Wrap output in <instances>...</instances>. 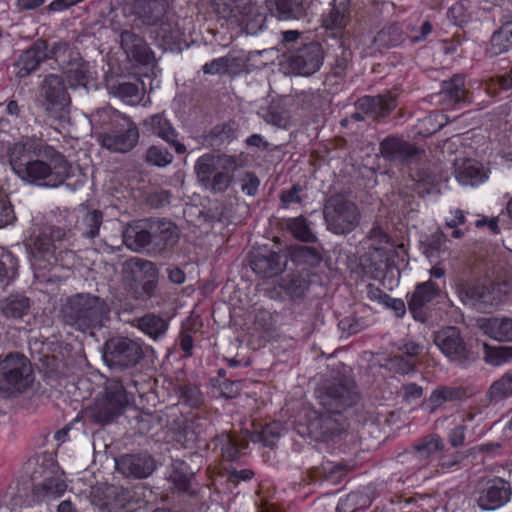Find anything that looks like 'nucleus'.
I'll list each match as a JSON object with an SVG mask.
<instances>
[{"instance_id":"nucleus-10","label":"nucleus","mask_w":512,"mask_h":512,"mask_svg":"<svg viewBox=\"0 0 512 512\" xmlns=\"http://www.w3.org/2000/svg\"><path fill=\"white\" fill-rule=\"evenodd\" d=\"M307 434L316 441H329L346 431L347 419L342 413H333L327 410L319 413L308 410L305 414Z\"/></svg>"},{"instance_id":"nucleus-22","label":"nucleus","mask_w":512,"mask_h":512,"mask_svg":"<svg viewBox=\"0 0 512 512\" xmlns=\"http://www.w3.org/2000/svg\"><path fill=\"white\" fill-rule=\"evenodd\" d=\"M116 469L126 477L142 479L155 470L154 459L147 454H126L116 459Z\"/></svg>"},{"instance_id":"nucleus-42","label":"nucleus","mask_w":512,"mask_h":512,"mask_svg":"<svg viewBox=\"0 0 512 512\" xmlns=\"http://www.w3.org/2000/svg\"><path fill=\"white\" fill-rule=\"evenodd\" d=\"M512 396V369L494 381L486 392L489 403H499Z\"/></svg>"},{"instance_id":"nucleus-14","label":"nucleus","mask_w":512,"mask_h":512,"mask_svg":"<svg viewBox=\"0 0 512 512\" xmlns=\"http://www.w3.org/2000/svg\"><path fill=\"white\" fill-rule=\"evenodd\" d=\"M125 268L135 281L141 282V290L136 292V299L146 300L155 295L158 269L153 262L134 257L125 262Z\"/></svg>"},{"instance_id":"nucleus-44","label":"nucleus","mask_w":512,"mask_h":512,"mask_svg":"<svg viewBox=\"0 0 512 512\" xmlns=\"http://www.w3.org/2000/svg\"><path fill=\"white\" fill-rule=\"evenodd\" d=\"M66 489V482L60 476H55L46 478L34 491L38 497L44 500H52L61 497Z\"/></svg>"},{"instance_id":"nucleus-38","label":"nucleus","mask_w":512,"mask_h":512,"mask_svg":"<svg viewBox=\"0 0 512 512\" xmlns=\"http://www.w3.org/2000/svg\"><path fill=\"white\" fill-rule=\"evenodd\" d=\"M127 118L128 116L111 107H104L91 113L89 121L92 129L98 132L105 128H116L122 122H125Z\"/></svg>"},{"instance_id":"nucleus-30","label":"nucleus","mask_w":512,"mask_h":512,"mask_svg":"<svg viewBox=\"0 0 512 512\" xmlns=\"http://www.w3.org/2000/svg\"><path fill=\"white\" fill-rule=\"evenodd\" d=\"M110 94L121 99L129 105L138 104L145 93L144 83L140 79L135 81H115L108 84Z\"/></svg>"},{"instance_id":"nucleus-32","label":"nucleus","mask_w":512,"mask_h":512,"mask_svg":"<svg viewBox=\"0 0 512 512\" xmlns=\"http://www.w3.org/2000/svg\"><path fill=\"white\" fill-rule=\"evenodd\" d=\"M485 335L498 342H512V318L489 317L480 323Z\"/></svg>"},{"instance_id":"nucleus-15","label":"nucleus","mask_w":512,"mask_h":512,"mask_svg":"<svg viewBox=\"0 0 512 512\" xmlns=\"http://www.w3.org/2000/svg\"><path fill=\"white\" fill-rule=\"evenodd\" d=\"M434 343L449 361L463 364L468 360L470 351L461 336L460 330L450 326L441 329L434 336Z\"/></svg>"},{"instance_id":"nucleus-64","label":"nucleus","mask_w":512,"mask_h":512,"mask_svg":"<svg viewBox=\"0 0 512 512\" xmlns=\"http://www.w3.org/2000/svg\"><path fill=\"white\" fill-rule=\"evenodd\" d=\"M416 361L404 354L395 355L389 360V366L395 372L400 374H408L414 371Z\"/></svg>"},{"instance_id":"nucleus-7","label":"nucleus","mask_w":512,"mask_h":512,"mask_svg":"<svg viewBox=\"0 0 512 512\" xmlns=\"http://www.w3.org/2000/svg\"><path fill=\"white\" fill-rule=\"evenodd\" d=\"M327 230L336 235L352 232L360 222V211L355 203L341 194L330 196L323 208Z\"/></svg>"},{"instance_id":"nucleus-29","label":"nucleus","mask_w":512,"mask_h":512,"mask_svg":"<svg viewBox=\"0 0 512 512\" xmlns=\"http://www.w3.org/2000/svg\"><path fill=\"white\" fill-rule=\"evenodd\" d=\"M75 229L81 235L88 239H93L99 235V230L103 222V214L96 209H89L85 206H80L76 212Z\"/></svg>"},{"instance_id":"nucleus-28","label":"nucleus","mask_w":512,"mask_h":512,"mask_svg":"<svg viewBox=\"0 0 512 512\" xmlns=\"http://www.w3.org/2000/svg\"><path fill=\"white\" fill-rule=\"evenodd\" d=\"M396 105V98L390 92L377 96H364L357 102L359 110L376 118L386 117Z\"/></svg>"},{"instance_id":"nucleus-5","label":"nucleus","mask_w":512,"mask_h":512,"mask_svg":"<svg viewBox=\"0 0 512 512\" xmlns=\"http://www.w3.org/2000/svg\"><path fill=\"white\" fill-rule=\"evenodd\" d=\"M318 403L333 413H343L355 406L360 400V393L355 381L347 376H338L325 381L316 390Z\"/></svg>"},{"instance_id":"nucleus-53","label":"nucleus","mask_w":512,"mask_h":512,"mask_svg":"<svg viewBox=\"0 0 512 512\" xmlns=\"http://www.w3.org/2000/svg\"><path fill=\"white\" fill-rule=\"evenodd\" d=\"M249 441L262 443L264 446H273L280 434L276 424H267L260 431L246 432Z\"/></svg>"},{"instance_id":"nucleus-45","label":"nucleus","mask_w":512,"mask_h":512,"mask_svg":"<svg viewBox=\"0 0 512 512\" xmlns=\"http://www.w3.org/2000/svg\"><path fill=\"white\" fill-rule=\"evenodd\" d=\"M443 442L437 435H429L421 439L413 447V456L419 461H427L434 454L442 450Z\"/></svg>"},{"instance_id":"nucleus-16","label":"nucleus","mask_w":512,"mask_h":512,"mask_svg":"<svg viewBox=\"0 0 512 512\" xmlns=\"http://www.w3.org/2000/svg\"><path fill=\"white\" fill-rule=\"evenodd\" d=\"M139 139L136 124L128 117L110 133L101 134L102 146L112 152L126 153L132 150Z\"/></svg>"},{"instance_id":"nucleus-27","label":"nucleus","mask_w":512,"mask_h":512,"mask_svg":"<svg viewBox=\"0 0 512 512\" xmlns=\"http://www.w3.org/2000/svg\"><path fill=\"white\" fill-rule=\"evenodd\" d=\"M144 125L153 135L158 136L173 147L178 154L186 152V146L177 140V131L162 114H155L146 119Z\"/></svg>"},{"instance_id":"nucleus-50","label":"nucleus","mask_w":512,"mask_h":512,"mask_svg":"<svg viewBox=\"0 0 512 512\" xmlns=\"http://www.w3.org/2000/svg\"><path fill=\"white\" fill-rule=\"evenodd\" d=\"M183 466V463H179L178 465L174 466L169 479L179 492L194 496L196 495L197 491L192 487L193 473L184 472Z\"/></svg>"},{"instance_id":"nucleus-56","label":"nucleus","mask_w":512,"mask_h":512,"mask_svg":"<svg viewBox=\"0 0 512 512\" xmlns=\"http://www.w3.org/2000/svg\"><path fill=\"white\" fill-rule=\"evenodd\" d=\"M512 359V347L486 346L485 361L493 366H501Z\"/></svg>"},{"instance_id":"nucleus-47","label":"nucleus","mask_w":512,"mask_h":512,"mask_svg":"<svg viewBox=\"0 0 512 512\" xmlns=\"http://www.w3.org/2000/svg\"><path fill=\"white\" fill-rule=\"evenodd\" d=\"M415 190L421 196L436 194L439 192L441 177L429 170H422L415 175Z\"/></svg>"},{"instance_id":"nucleus-2","label":"nucleus","mask_w":512,"mask_h":512,"mask_svg":"<svg viewBox=\"0 0 512 512\" xmlns=\"http://www.w3.org/2000/svg\"><path fill=\"white\" fill-rule=\"evenodd\" d=\"M75 235L71 228L51 225L45 227L29 246L31 267L37 277H44L45 272L56 266L69 268L74 263L72 248Z\"/></svg>"},{"instance_id":"nucleus-52","label":"nucleus","mask_w":512,"mask_h":512,"mask_svg":"<svg viewBox=\"0 0 512 512\" xmlns=\"http://www.w3.org/2000/svg\"><path fill=\"white\" fill-rule=\"evenodd\" d=\"M368 504L369 499L366 495L358 491H353L339 500L336 512H358Z\"/></svg>"},{"instance_id":"nucleus-9","label":"nucleus","mask_w":512,"mask_h":512,"mask_svg":"<svg viewBox=\"0 0 512 512\" xmlns=\"http://www.w3.org/2000/svg\"><path fill=\"white\" fill-rule=\"evenodd\" d=\"M102 357L108 367L125 370L135 367L144 357V351L137 341L118 336L105 342Z\"/></svg>"},{"instance_id":"nucleus-13","label":"nucleus","mask_w":512,"mask_h":512,"mask_svg":"<svg viewBox=\"0 0 512 512\" xmlns=\"http://www.w3.org/2000/svg\"><path fill=\"white\" fill-rule=\"evenodd\" d=\"M322 63V47L317 42H301L288 56L289 67L297 75L310 76L320 69Z\"/></svg>"},{"instance_id":"nucleus-19","label":"nucleus","mask_w":512,"mask_h":512,"mask_svg":"<svg viewBox=\"0 0 512 512\" xmlns=\"http://www.w3.org/2000/svg\"><path fill=\"white\" fill-rule=\"evenodd\" d=\"M510 498V484L502 478H494L480 491L477 504L483 511H493L507 504Z\"/></svg>"},{"instance_id":"nucleus-51","label":"nucleus","mask_w":512,"mask_h":512,"mask_svg":"<svg viewBox=\"0 0 512 512\" xmlns=\"http://www.w3.org/2000/svg\"><path fill=\"white\" fill-rule=\"evenodd\" d=\"M158 28L155 31L156 37L161 39L167 44H174L181 38V31L176 22L165 14L162 21L159 22Z\"/></svg>"},{"instance_id":"nucleus-8","label":"nucleus","mask_w":512,"mask_h":512,"mask_svg":"<svg viewBox=\"0 0 512 512\" xmlns=\"http://www.w3.org/2000/svg\"><path fill=\"white\" fill-rule=\"evenodd\" d=\"M32 381V366L25 355L15 352L0 358V392H23Z\"/></svg>"},{"instance_id":"nucleus-24","label":"nucleus","mask_w":512,"mask_h":512,"mask_svg":"<svg viewBox=\"0 0 512 512\" xmlns=\"http://www.w3.org/2000/svg\"><path fill=\"white\" fill-rule=\"evenodd\" d=\"M350 19V0H333L321 16L322 26L334 35L342 33Z\"/></svg>"},{"instance_id":"nucleus-20","label":"nucleus","mask_w":512,"mask_h":512,"mask_svg":"<svg viewBox=\"0 0 512 512\" xmlns=\"http://www.w3.org/2000/svg\"><path fill=\"white\" fill-rule=\"evenodd\" d=\"M285 256L272 251L266 246L260 247L252 253L250 266L262 278H271L285 269Z\"/></svg>"},{"instance_id":"nucleus-60","label":"nucleus","mask_w":512,"mask_h":512,"mask_svg":"<svg viewBox=\"0 0 512 512\" xmlns=\"http://www.w3.org/2000/svg\"><path fill=\"white\" fill-rule=\"evenodd\" d=\"M263 119L266 123L279 128H286L289 125V117L279 105L269 106L263 114Z\"/></svg>"},{"instance_id":"nucleus-57","label":"nucleus","mask_w":512,"mask_h":512,"mask_svg":"<svg viewBox=\"0 0 512 512\" xmlns=\"http://www.w3.org/2000/svg\"><path fill=\"white\" fill-rule=\"evenodd\" d=\"M173 155L167 149L153 145L148 148L146 153V161L152 165L165 167L172 163Z\"/></svg>"},{"instance_id":"nucleus-31","label":"nucleus","mask_w":512,"mask_h":512,"mask_svg":"<svg viewBox=\"0 0 512 512\" xmlns=\"http://www.w3.org/2000/svg\"><path fill=\"white\" fill-rule=\"evenodd\" d=\"M30 309V299L23 294H10L0 299V314L7 320H22Z\"/></svg>"},{"instance_id":"nucleus-55","label":"nucleus","mask_w":512,"mask_h":512,"mask_svg":"<svg viewBox=\"0 0 512 512\" xmlns=\"http://www.w3.org/2000/svg\"><path fill=\"white\" fill-rule=\"evenodd\" d=\"M18 269V259L12 252L0 248V281L5 278H13Z\"/></svg>"},{"instance_id":"nucleus-12","label":"nucleus","mask_w":512,"mask_h":512,"mask_svg":"<svg viewBox=\"0 0 512 512\" xmlns=\"http://www.w3.org/2000/svg\"><path fill=\"white\" fill-rule=\"evenodd\" d=\"M128 403L129 398L122 383L118 380H109L106 385V396L95 403L91 416L97 423H108L119 416Z\"/></svg>"},{"instance_id":"nucleus-46","label":"nucleus","mask_w":512,"mask_h":512,"mask_svg":"<svg viewBox=\"0 0 512 512\" xmlns=\"http://www.w3.org/2000/svg\"><path fill=\"white\" fill-rule=\"evenodd\" d=\"M403 41V29L399 23H392L381 29L374 38L379 48L398 46Z\"/></svg>"},{"instance_id":"nucleus-41","label":"nucleus","mask_w":512,"mask_h":512,"mask_svg":"<svg viewBox=\"0 0 512 512\" xmlns=\"http://www.w3.org/2000/svg\"><path fill=\"white\" fill-rule=\"evenodd\" d=\"M279 287L289 299L297 301L305 296L309 281L301 274H292L283 278Z\"/></svg>"},{"instance_id":"nucleus-1","label":"nucleus","mask_w":512,"mask_h":512,"mask_svg":"<svg viewBox=\"0 0 512 512\" xmlns=\"http://www.w3.org/2000/svg\"><path fill=\"white\" fill-rule=\"evenodd\" d=\"M5 149L12 171L25 184L57 188L72 176L66 157L35 137L8 142Z\"/></svg>"},{"instance_id":"nucleus-49","label":"nucleus","mask_w":512,"mask_h":512,"mask_svg":"<svg viewBox=\"0 0 512 512\" xmlns=\"http://www.w3.org/2000/svg\"><path fill=\"white\" fill-rule=\"evenodd\" d=\"M369 238L371 241V248L375 253H377L379 261L381 263L386 261L392 247L389 236L381 227L375 226L371 229Z\"/></svg>"},{"instance_id":"nucleus-4","label":"nucleus","mask_w":512,"mask_h":512,"mask_svg":"<svg viewBox=\"0 0 512 512\" xmlns=\"http://www.w3.org/2000/svg\"><path fill=\"white\" fill-rule=\"evenodd\" d=\"M240 164L235 156L205 153L194 165L198 183L213 194L225 193L234 182Z\"/></svg>"},{"instance_id":"nucleus-18","label":"nucleus","mask_w":512,"mask_h":512,"mask_svg":"<svg viewBox=\"0 0 512 512\" xmlns=\"http://www.w3.org/2000/svg\"><path fill=\"white\" fill-rule=\"evenodd\" d=\"M382 157L396 165H408L423 153L414 144L398 137H387L380 143Z\"/></svg>"},{"instance_id":"nucleus-48","label":"nucleus","mask_w":512,"mask_h":512,"mask_svg":"<svg viewBox=\"0 0 512 512\" xmlns=\"http://www.w3.org/2000/svg\"><path fill=\"white\" fill-rule=\"evenodd\" d=\"M311 225L312 223L304 216L289 218L286 223L287 229L296 239L308 243H313L317 239Z\"/></svg>"},{"instance_id":"nucleus-11","label":"nucleus","mask_w":512,"mask_h":512,"mask_svg":"<svg viewBox=\"0 0 512 512\" xmlns=\"http://www.w3.org/2000/svg\"><path fill=\"white\" fill-rule=\"evenodd\" d=\"M455 291L463 305L478 312H488L498 305V298L491 285L459 280Z\"/></svg>"},{"instance_id":"nucleus-63","label":"nucleus","mask_w":512,"mask_h":512,"mask_svg":"<svg viewBox=\"0 0 512 512\" xmlns=\"http://www.w3.org/2000/svg\"><path fill=\"white\" fill-rule=\"evenodd\" d=\"M231 61V58L226 56L215 58L205 63L202 66V71L209 75L226 74L231 66Z\"/></svg>"},{"instance_id":"nucleus-17","label":"nucleus","mask_w":512,"mask_h":512,"mask_svg":"<svg viewBox=\"0 0 512 512\" xmlns=\"http://www.w3.org/2000/svg\"><path fill=\"white\" fill-rule=\"evenodd\" d=\"M119 36L121 49L131 63L147 66L154 61V52L142 36L127 29L121 30Z\"/></svg>"},{"instance_id":"nucleus-23","label":"nucleus","mask_w":512,"mask_h":512,"mask_svg":"<svg viewBox=\"0 0 512 512\" xmlns=\"http://www.w3.org/2000/svg\"><path fill=\"white\" fill-rule=\"evenodd\" d=\"M47 42L42 39H37L33 44L24 50L14 66L18 68L16 77L25 78L35 72L47 59Z\"/></svg>"},{"instance_id":"nucleus-40","label":"nucleus","mask_w":512,"mask_h":512,"mask_svg":"<svg viewBox=\"0 0 512 512\" xmlns=\"http://www.w3.org/2000/svg\"><path fill=\"white\" fill-rule=\"evenodd\" d=\"M136 321V327L153 340L163 337L169 326L165 319L153 313L146 314Z\"/></svg>"},{"instance_id":"nucleus-34","label":"nucleus","mask_w":512,"mask_h":512,"mask_svg":"<svg viewBox=\"0 0 512 512\" xmlns=\"http://www.w3.org/2000/svg\"><path fill=\"white\" fill-rule=\"evenodd\" d=\"M500 23L501 27L493 32L490 39L489 51L494 56L512 51V18L503 16Z\"/></svg>"},{"instance_id":"nucleus-58","label":"nucleus","mask_w":512,"mask_h":512,"mask_svg":"<svg viewBox=\"0 0 512 512\" xmlns=\"http://www.w3.org/2000/svg\"><path fill=\"white\" fill-rule=\"evenodd\" d=\"M180 398L190 407L198 408L202 405L204 398L200 389L193 384H185L179 387Z\"/></svg>"},{"instance_id":"nucleus-54","label":"nucleus","mask_w":512,"mask_h":512,"mask_svg":"<svg viewBox=\"0 0 512 512\" xmlns=\"http://www.w3.org/2000/svg\"><path fill=\"white\" fill-rule=\"evenodd\" d=\"M306 0H276V10L282 19L299 18Z\"/></svg>"},{"instance_id":"nucleus-6","label":"nucleus","mask_w":512,"mask_h":512,"mask_svg":"<svg viewBox=\"0 0 512 512\" xmlns=\"http://www.w3.org/2000/svg\"><path fill=\"white\" fill-rule=\"evenodd\" d=\"M37 104L51 119L64 121L71 107V97L60 75L48 74L39 85Z\"/></svg>"},{"instance_id":"nucleus-36","label":"nucleus","mask_w":512,"mask_h":512,"mask_svg":"<svg viewBox=\"0 0 512 512\" xmlns=\"http://www.w3.org/2000/svg\"><path fill=\"white\" fill-rule=\"evenodd\" d=\"M465 396V391L456 386H438L426 399L424 406L429 412H434L446 402L459 401Z\"/></svg>"},{"instance_id":"nucleus-37","label":"nucleus","mask_w":512,"mask_h":512,"mask_svg":"<svg viewBox=\"0 0 512 512\" xmlns=\"http://www.w3.org/2000/svg\"><path fill=\"white\" fill-rule=\"evenodd\" d=\"M217 446H220L222 456L227 461L236 460L242 450L248 447L249 439L245 436L238 437L229 433H222L215 438Z\"/></svg>"},{"instance_id":"nucleus-61","label":"nucleus","mask_w":512,"mask_h":512,"mask_svg":"<svg viewBox=\"0 0 512 512\" xmlns=\"http://www.w3.org/2000/svg\"><path fill=\"white\" fill-rule=\"evenodd\" d=\"M368 325L369 323L365 318L357 315L344 317L338 323L339 328L348 335L356 334L368 327Z\"/></svg>"},{"instance_id":"nucleus-26","label":"nucleus","mask_w":512,"mask_h":512,"mask_svg":"<svg viewBox=\"0 0 512 512\" xmlns=\"http://www.w3.org/2000/svg\"><path fill=\"white\" fill-rule=\"evenodd\" d=\"M457 181L464 186H478L488 179V171L474 159H459L454 164Z\"/></svg>"},{"instance_id":"nucleus-3","label":"nucleus","mask_w":512,"mask_h":512,"mask_svg":"<svg viewBox=\"0 0 512 512\" xmlns=\"http://www.w3.org/2000/svg\"><path fill=\"white\" fill-rule=\"evenodd\" d=\"M109 314L110 308L104 299L85 292L68 296L60 308L62 321L83 333L102 328Z\"/></svg>"},{"instance_id":"nucleus-62","label":"nucleus","mask_w":512,"mask_h":512,"mask_svg":"<svg viewBox=\"0 0 512 512\" xmlns=\"http://www.w3.org/2000/svg\"><path fill=\"white\" fill-rule=\"evenodd\" d=\"M347 466L342 463L328 462L322 466V472L325 478L331 483H339L346 475Z\"/></svg>"},{"instance_id":"nucleus-59","label":"nucleus","mask_w":512,"mask_h":512,"mask_svg":"<svg viewBox=\"0 0 512 512\" xmlns=\"http://www.w3.org/2000/svg\"><path fill=\"white\" fill-rule=\"evenodd\" d=\"M214 11L223 19L237 21L238 6L232 0H212Z\"/></svg>"},{"instance_id":"nucleus-33","label":"nucleus","mask_w":512,"mask_h":512,"mask_svg":"<svg viewBox=\"0 0 512 512\" xmlns=\"http://www.w3.org/2000/svg\"><path fill=\"white\" fill-rule=\"evenodd\" d=\"M442 101L448 105L471 102V96L465 87V79L461 75H455L448 81H444L440 92Z\"/></svg>"},{"instance_id":"nucleus-39","label":"nucleus","mask_w":512,"mask_h":512,"mask_svg":"<svg viewBox=\"0 0 512 512\" xmlns=\"http://www.w3.org/2000/svg\"><path fill=\"white\" fill-rule=\"evenodd\" d=\"M149 228L152 232V243L156 246H170L177 241L175 225L166 220L149 221Z\"/></svg>"},{"instance_id":"nucleus-21","label":"nucleus","mask_w":512,"mask_h":512,"mask_svg":"<svg viewBox=\"0 0 512 512\" xmlns=\"http://www.w3.org/2000/svg\"><path fill=\"white\" fill-rule=\"evenodd\" d=\"M439 286L431 280L420 283L416 286L408 308L416 321L424 323L428 319V304L440 295Z\"/></svg>"},{"instance_id":"nucleus-25","label":"nucleus","mask_w":512,"mask_h":512,"mask_svg":"<svg viewBox=\"0 0 512 512\" xmlns=\"http://www.w3.org/2000/svg\"><path fill=\"white\" fill-rule=\"evenodd\" d=\"M132 14L137 25L155 26L166 14L165 0H135L132 7Z\"/></svg>"},{"instance_id":"nucleus-43","label":"nucleus","mask_w":512,"mask_h":512,"mask_svg":"<svg viewBox=\"0 0 512 512\" xmlns=\"http://www.w3.org/2000/svg\"><path fill=\"white\" fill-rule=\"evenodd\" d=\"M65 73L72 86H85L93 79L89 63L82 58H76L71 61Z\"/></svg>"},{"instance_id":"nucleus-35","label":"nucleus","mask_w":512,"mask_h":512,"mask_svg":"<svg viewBox=\"0 0 512 512\" xmlns=\"http://www.w3.org/2000/svg\"><path fill=\"white\" fill-rule=\"evenodd\" d=\"M149 222L129 225L123 232L124 244L133 251H140L152 243Z\"/></svg>"}]
</instances>
